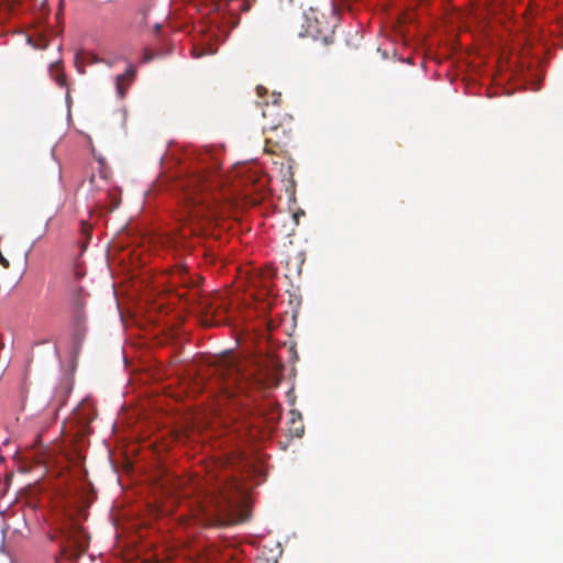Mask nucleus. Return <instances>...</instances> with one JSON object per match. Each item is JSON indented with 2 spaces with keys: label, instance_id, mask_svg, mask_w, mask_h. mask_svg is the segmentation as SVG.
<instances>
[{
  "label": "nucleus",
  "instance_id": "1",
  "mask_svg": "<svg viewBox=\"0 0 563 563\" xmlns=\"http://www.w3.org/2000/svg\"><path fill=\"white\" fill-rule=\"evenodd\" d=\"M194 516L205 527L244 522L250 518L245 493L234 479L223 476L198 496Z\"/></svg>",
  "mask_w": 563,
  "mask_h": 563
},
{
  "label": "nucleus",
  "instance_id": "2",
  "mask_svg": "<svg viewBox=\"0 0 563 563\" xmlns=\"http://www.w3.org/2000/svg\"><path fill=\"white\" fill-rule=\"evenodd\" d=\"M209 187L208 176L202 173L191 176L184 184L186 206L180 219L184 227L180 229L179 240L202 232V222H211L214 219L217 214L214 207L207 202L203 197H200V194Z\"/></svg>",
  "mask_w": 563,
  "mask_h": 563
},
{
  "label": "nucleus",
  "instance_id": "3",
  "mask_svg": "<svg viewBox=\"0 0 563 563\" xmlns=\"http://www.w3.org/2000/svg\"><path fill=\"white\" fill-rule=\"evenodd\" d=\"M272 102H265L262 115L265 120V152L276 154L285 151L294 132L292 117L280 106V93L273 92Z\"/></svg>",
  "mask_w": 563,
  "mask_h": 563
},
{
  "label": "nucleus",
  "instance_id": "4",
  "mask_svg": "<svg viewBox=\"0 0 563 563\" xmlns=\"http://www.w3.org/2000/svg\"><path fill=\"white\" fill-rule=\"evenodd\" d=\"M210 382L208 388L220 391L225 398L235 397L239 393H246L251 387H261V378L243 372L233 360H225L209 369Z\"/></svg>",
  "mask_w": 563,
  "mask_h": 563
},
{
  "label": "nucleus",
  "instance_id": "5",
  "mask_svg": "<svg viewBox=\"0 0 563 563\" xmlns=\"http://www.w3.org/2000/svg\"><path fill=\"white\" fill-rule=\"evenodd\" d=\"M186 300L196 307L201 316V323L206 327L223 324L228 320L227 308L220 298H208L201 296L197 289L180 294Z\"/></svg>",
  "mask_w": 563,
  "mask_h": 563
},
{
  "label": "nucleus",
  "instance_id": "6",
  "mask_svg": "<svg viewBox=\"0 0 563 563\" xmlns=\"http://www.w3.org/2000/svg\"><path fill=\"white\" fill-rule=\"evenodd\" d=\"M60 533L63 543L76 551H84L88 545L86 531L76 522L67 523V526L62 529Z\"/></svg>",
  "mask_w": 563,
  "mask_h": 563
},
{
  "label": "nucleus",
  "instance_id": "7",
  "mask_svg": "<svg viewBox=\"0 0 563 563\" xmlns=\"http://www.w3.org/2000/svg\"><path fill=\"white\" fill-rule=\"evenodd\" d=\"M134 76H135V70L131 66L126 69V71L124 74L115 77L117 93L120 98H124V96L126 93L128 86L133 80Z\"/></svg>",
  "mask_w": 563,
  "mask_h": 563
},
{
  "label": "nucleus",
  "instance_id": "8",
  "mask_svg": "<svg viewBox=\"0 0 563 563\" xmlns=\"http://www.w3.org/2000/svg\"><path fill=\"white\" fill-rule=\"evenodd\" d=\"M49 73H51L52 77H54L56 84L59 87H66V76L62 71V65L59 62L51 64Z\"/></svg>",
  "mask_w": 563,
  "mask_h": 563
},
{
  "label": "nucleus",
  "instance_id": "9",
  "mask_svg": "<svg viewBox=\"0 0 563 563\" xmlns=\"http://www.w3.org/2000/svg\"><path fill=\"white\" fill-rule=\"evenodd\" d=\"M173 278L176 279V278H179V283H181L184 286H188V279H187V268L185 266H177L175 267L174 272H173Z\"/></svg>",
  "mask_w": 563,
  "mask_h": 563
},
{
  "label": "nucleus",
  "instance_id": "10",
  "mask_svg": "<svg viewBox=\"0 0 563 563\" xmlns=\"http://www.w3.org/2000/svg\"><path fill=\"white\" fill-rule=\"evenodd\" d=\"M229 7H230L231 11H234V10L247 11L250 9V4L247 3L246 0H230Z\"/></svg>",
  "mask_w": 563,
  "mask_h": 563
},
{
  "label": "nucleus",
  "instance_id": "11",
  "mask_svg": "<svg viewBox=\"0 0 563 563\" xmlns=\"http://www.w3.org/2000/svg\"><path fill=\"white\" fill-rule=\"evenodd\" d=\"M147 12H148L147 8H143V9L139 10L137 15L140 16V23H143V24L147 23V21H146Z\"/></svg>",
  "mask_w": 563,
  "mask_h": 563
},
{
  "label": "nucleus",
  "instance_id": "12",
  "mask_svg": "<svg viewBox=\"0 0 563 563\" xmlns=\"http://www.w3.org/2000/svg\"><path fill=\"white\" fill-rule=\"evenodd\" d=\"M51 220H52V218H48V219L46 220L45 225H44V228H43V231H42V232H41V234L37 236V240L42 239V238L46 234V232H47V230H48V225H49Z\"/></svg>",
  "mask_w": 563,
  "mask_h": 563
},
{
  "label": "nucleus",
  "instance_id": "13",
  "mask_svg": "<svg viewBox=\"0 0 563 563\" xmlns=\"http://www.w3.org/2000/svg\"><path fill=\"white\" fill-rule=\"evenodd\" d=\"M0 265H2L4 268L10 267L9 261L3 256L1 251H0Z\"/></svg>",
  "mask_w": 563,
  "mask_h": 563
},
{
  "label": "nucleus",
  "instance_id": "14",
  "mask_svg": "<svg viewBox=\"0 0 563 563\" xmlns=\"http://www.w3.org/2000/svg\"><path fill=\"white\" fill-rule=\"evenodd\" d=\"M256 92L258 95V97H263L266 92H267V89L263 86H257L256 87Z\"/></svg>",
  "mask_w": 563,
  "mask_h": 563
},
{
  "label": "nucleus",
  "instance_id": "15",
  "mask_svg": "<svg viewBox=\"0 0 563 563\" xmlns=\"http://www.w3.org/2000/svg\"><path fill=\"white\" fill-rule=\"evenodd\" d=\"M40 10H41L43 13L48 12V9H47V0H42V1H41V3H40Z\"/></svg>",
  "mask_w": 563,
  "mask_h": 563
},
{
  "label": "nucleus",
  "instance_id": "16",
  "mask_svg": "<svg viewBox=\"0 0 563 563\" xmlns=\"http://www.w3.org/2000/svg\"><path fill=\"white\" fill-rule=\"evenodd\" d=\"M152 59H153V54L150 51H146L145 54H144L143 60L145 63H147V62H150Z\"/></svg>",
  "mask_w": 563,
  "mask_h": 563
},
{
  "label": "nucleus",
  "instance_id": "17",
  "mask_svg": "<svg viewBox=\"0 0 563 563\" xmlns=\"http://www.w3.org/2000/svg\"><path fill=\"white\" fill-rule=\"evenodd\" d=\"M58 3H59V10H58V12H57V14H56V15H57V18H58V16L60 15V13H62L63 0H58Z\"/></svg>",
  "mask_w": 563,
  "mask_h": 563
},
{
  "label": "nucleus",
  "instance_id": "18",
  "mask_svg": "<svg viewBox=\"0 0 563 563\" xmlns=\"http://www.w3.org/2000/svg\"><path fill=\"white\" fill-rule=\"evenodd\" d=\"M292 218H294V220H295L296 224H298V214H297V213H294V214H292Z\"/></svg>",
  "mask_w": 563,
  "mask_h": 563
},
{
  "label": "nucleus",
  "instance_id": "19",
  "mask_svg": "<svg viewBox=\"0 0 563 563\" xmlns=\"http://www.w3.org/2000/svg\"><path fill=\"white\" fill-rule=\"evenodd\" d=\"M323 41H324V43H325V44L330 43L329 36H328V35H325V36L323 37Z\"/></svg>",
  "mask_w": 563,
  "mask_h": 563
},
{
  "label": "nucleus",
  "instance_id": "20",
  "mask_svg": "<svg viewBox=\"0 0 563 563\" xmlns=\"http://www.w3.org/2000/svg\"><path fill=\"white\" fill-rule=\"evenodd\" d=\"M81 276H82V274H81L80 272H78V271H77V272H76V277H77V278H81Z\"/></svg>",
  "mask_w": 563,
  "mask_h": 563
},
{
  "label": "nucleus",
  "instance_id": "21",
  "mask_svg": "<svg viewBox=\"0 0 563 563\" xmlns=\"http://www.w3.org/2000/svg\"><path fill=\"white\" fill-rule=\"evenodd\" d=\"M62 552H63V554H65V553H66V549H65L64 547H63Z\"/></svg>",
  "mask_w": 563,
  "mask_h": 563
}]
</instances>
